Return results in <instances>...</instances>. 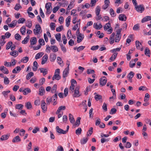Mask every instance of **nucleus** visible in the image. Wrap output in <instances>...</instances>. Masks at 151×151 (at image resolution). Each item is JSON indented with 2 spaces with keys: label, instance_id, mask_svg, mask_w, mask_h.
Instances as JSON below:
<instances>
[{
  "label": "nucleus",
  "instance_id": "obj_11",
  "mask_svg": "<svg viewBox=\"0 0 151 151\" xmlns=\"http://www.w3.org/2000/svg\"><path fill=\"white\" fill-rule=\"evenodd\" d=\"M56 132L59 133L65 134V131L60 128L58 126H57L56 127Z\"/></svg>",
  "mask_w": 151,
  "mask_h": 151
},
{
  "label": "nucleus",
  "instance_id": "obj_64",
  "mask_svg": "<svg viewBox=\"0 0 151 151\" xmlns=\"http://www.w3.org/2000/svg\"><path fill=\"white\" fill-rule=\"evenodd\" d=\"M64 149L62 146H58L57 148L56 151H63Z\"/></svg>",
  "mask_w": 151,
  "mask_h": 151
},
{
  "label": "nucleus",
  "instance_id": "obj_20",
  "mask_svg": "<svg viewBox=\"0 0 151 151\" xmlns=\"http://www.w3.org/2000/svg\"><path fill=\"white\" fill-rule=\"evenodd\" d=\"M31 45H33L35 44L37 42V38L35 37H32L30 40Z\"/></svg>",
  "mask_w": 151,
  "mask_h": 151
},
{
  "label": "nucleus",
  "instance_id": "obj_44",
  "mask_svg": "<svg viewBox=\"0 0 151 151\" xmlns=\"http://www.w3.org/2000/svg\"><path fill=\"white\" fill-rule=\"evenodd\" d=\"M29 60V57H25L23 58L21 60V62L23 63H26Z\"/></svg>",
  "mask_w": 151,
  "mask_h": 151
},
{
  "label": "nucleus",
  "instance_id": "obj_40",
  "mask_svg": "<svg viewBox=\"0 0 151 151\" xmlns=\"http://www.w3.org/2000/svg\"><path fill=\"white\" fill-rule=\"evenodd\" d=\"M57 88V85L56 84H55L52 88V90H51V93H55L56 91Z\"/></svg>",
  "mask_w": 151,
  "mask_h": 151
},
{
  "label": "nucleus",
  "instance_id": "obj_59",
  "mask_svg": "<svg viewBox=\"0 0 151 151\" xmlns=\"http://www.w3.org/2000/svg\"><path fill=\"white\" fill-rule=\"evenodd\" d=\"M60 46L62 50L64 52H65L67 51L66 48L62 44H60Z\"/></svg>",
  "mask_w": 151,
  "mask_h": 151
},
{
  "label": "nucleus",
  "instance_id": "obj_45",
  "mask_svg": "<svg viewBox=\"0 0 151 151\" xmlns=\"http://www.w3.org/2000/svg\"><path fill=\"white\" fill-rule=\"evenodd\" d=\"M12 42L11 41H10L7 44L6 46V50H8L11 47V46L12 45Z\"/></svg>",
  "mask_w": 151,
  "mask_h": 151
},
{
  "label": "nucleus",
  "instance_id": "obj_33",
  "mask_svg": "<svg viewBox=\"0 0 151 151\" xmlns=\"http://www.w3.org/2000/svg\"><path fill=\"white\" fill-rule=\"evenodd\" d=\"M29 39V36L28 35L27 36L24 38V40L22 41V43L23 44H25L27 43Z\"/></svg>",
  "mask_w": 151,
  "mask_h": 151
},
{
  "label": "nucleus",
  "instance_id": "obj_34",
  "mask_svg": "<svg viewBox=\"0 0 151 151\" xmlns=\"http://www.w3.org/2000/svg\"><path fill=\"white\" fill-rule=\"evenodd\" d=\"M26 31V28L24 26H22L20 29V32L23 35H24L25 34Z\"/></svg>",
  "mask_w": 151,
  "mask_h": 151
},
{
  "label": "nucleus",
  "instance_id": "obj_21",
  "mask_svg": "<svg viewBox=\"0 0 151 151\" xmlns=\"http://www.w3.org/2000/svg\"><path fill=\"white\" fill-rule=\"evenodd\" d=\"M61 78V76H60L59 74L55 73L54 75L52 78V80H54L55 79L57 80H59Z\"/></svg>",
  "mask_w": 151,
  "mask_h": 151
},
{
  "label": "nucleus",
  "instance_id": "obj_62",
  "mask_svg": "<svg viewBox=\"0 0 151 151\" xmlns=\"http://www.w3.org/2000/svg\"><path fill=\"white\" fill-rule=\"evenodd\" d=\"M4 83L5 84H8L9 83V81L8 78L5 77L4 78Z\"/></svg>",
  "mask_w": 151,
  "mask_h": 151
},
{
  "label": "nucleus",
  "instance_id": "obj_58",
  "mask_svg": "<svg viewBox=\"0 0 151 151\" xmlns=\"http://www.w3.org/2000/svg\"><path fill=\"white\" fill-rule=\"evenodd\" d=\"M50 27L52 30H54L55 27V24L53 22H51L50 23Z\"/></svg>",
  "mask_w": 151,
  "mask_h": 151
},
{
  "label": "nucleus",
  "instance_id": "obj_36",
  "mask_svg": "<svg viewBox=\"0 0 151 151\" xmlns=\"http://www.w3.org/2000/svg\"><path fill=\"white\" fill-rule=\"evenodd\" d=\"M88 139L87 137L83 138L81 140V144L84 145L86 144L88 141Z\"/></svg>",
  "mask_w": 151,
  "mask_h": 151
},
{
  "label": "nucleus",
  "instance_id": "obj_42",
  "mask_svg": "<svg viewBox=\"0 0 151 151\" xmlns=\"http://www.w3.org/2000/svg\"><path fill=\"white\" fill-rule=\"evenodd\" d=\"M95 99L97 101L99 100H101L102 99V96L101 95L99 94H96L94 97Z\"/></svg>",
  "mask_w": 151,
  "mask_h": 151
},
{
  "label": "nucleus",
  "instance_id": "obj_38",
  "mask_svg": "<svg viewBox=\"0 0 151 151\" xmlns=\"http://www.w3.org/2000/svg\"><path fill=\"white\" fill-rule=\"evenodd\" d=\"M44 54V53L42 52H40L37 53L35 56V58L36 59H37L41 57Z\"/></svg>",
  "mask_w": 151,
  "mask_h": 151
},
{
  "label": "nucleus",
  "instance_id": "obj_37",
  "mask_svg": "<svg viewBox=\"0 0 151 151\" xmlns=\"http://www.w3.org/2000/svg\"><path fill=\"white\" fill-rule=\"evenodd\" d=\"M25 107L27 108V109H30L32 108V106L30 102H28L25 103Z\"/></svg>",
  "mask_w": 151,
  "mask_h": 151
},
{
  "label": "nucleus",
  "instance_id": "obj_63",
  "mask_svg": "<svg viewBox=\"0 0 151 151\" xmlns=\"http://www.w3.org/2000/svg\"><path fill=\"white\" fill-rule=\"evenodd\" d=\"M116 111V109L115 108H112L111 109L110 114H115Z\"/></svg>",
  "mask_w": 151,
  "mask_h": 151
},
{
  "label": "nucleus",
  "instance_id": "obj_51",
  "mask_svg": "<svg viewBox=\"0 0 151 151\" xmlns=\"http://www.w3.org/2000/svg\"><path fill=\"white\" fill-rule=\"evenodd\" d=\"M51 3L50 2H47V3L45 5V8L46 9H50L51 7V9L52 8V6H51Z\"/></svg>",
  "mask_w": 151,
  "mask_h": 151
},
{
  "label": "nucleus",
  "instance_id": "obj_47",
  "mask_svg": "<svg viewBox=\"0 0 151 151\" xmlns=\"http://www.w3.org/2000/svg\"><path fill=\"white\" fill-rule=\"evenodd\" d=\"M110 13L112 17H114L116 16L113 9L112 8L110 9Z\"/></svg>",
  "mask_w": 151,
  "mask_h": 151
},
{
  "label": "nucleus",
  "instance_id": "obj_28",
  "mask_svg": "<svg viewBox=\"0 0 151 151\" xmlns=\"http://www.w3.org/2000/svg\"><path fill=\"white\" fill-rule=\"evenodd\" d=\"M134 73L133 71H130L128 74L127 77L128 78L129 80H131L134 76Z\"/></svg>",
  "mask_w": 151,
  "mask_h": 151
},
{
  "label": "nucleus",
  "instance_id": "obj_41",
  "mask_svg": "<svg viewBox=\"0 0 151 151\" xmlns=\"http://www.w3.org/2000/svg\"><path fill=\"white\" fill-rule=\"evenodd\" d=\"M31 92V91L30 89L28 88H27L24 89V91L23 94L24 95H26L27 94L29 93H30Z\"/></svg>",
  "mask_w": 151,
  "mask_h": 151
},
{
  "label": "nucleus",
  "instance_id": "obj_43",
  "mask_svg": "<svg viewBox=\"0 0 151 151\" xmlns=\"http://www.w3.org/2000/svg\"><path fill=\"white\" fill-rule=\"evenodd\" d=\"M55 37L56 39L59 42L61 41V34L60 33H58L56 35Z\"/></svg>",
  "mask_w": 151,
  "mask_h": 151
},
{
  "label": "nucleus",
  "instance_id": "obj_26",
  "mask_svg": "<svg viewBox=\"0 0 151 151\" xmlns=\"http://www.w3.org/2000/svg\"><path fill=\"white\" fill-rule=\"evenodd\" d=\"M69 119L71 123L73 124L75 122V119L73 115L71 114H69Z\"/></svg>",
  "mask_w": 151,
  "mask_h": 151
},
{
  "label": "nucleus",
  "instance_id": "obj_5",
  "mask_svg": "<svg viewBox=\"0 0 151 151\" xmlns=\"http://www.w3.org/2000/svg\"><path fill=\"white\" fill-rule=\"evenodd\" d=\"M107 80L106 79V78L105 76H103L102 78H101L99 79V83L100 85L101 86H104L106 82H107Z\"/></svg>",
  "mask_w": 151,
  "mask_h": 151
},
{
  "label": "nucleus",
  "instance_id": "obj_2",
  "mask_svg": "<svg viewBox=\"0 0 151 151\" xmlns=\"http://www.w3.org/2000/svg\"><path fill=\"white\" fill-rule=\"evenodd\" d=\"M35 29H33V32L35 35L40 34L42 32L41 27L39 24H36L35 25Z\"/></svg>",
  "mask_w": 151,
  "mask_h": 151
},
{
  "label": "nucleus",
  "instance_id": "obj_35",
  "mask_svg": "<svg viewBox=\"0 0 151 151\" xmlns=\"http://www.w3.org/2000/svg\"><path fill=\"white\" fill-rule=\"evenodd\" d=\"M34 76V73L32 72H30L28 73L27 75L26 78L27 80H29L30 78Z\"/></svg>",
  "mask_w": 151,
  "mask_h": 151
},
{
  "label": "nucleus",
  "instance_id": "obj_54",
  "mask_svg": "<svg viewBox=\"0 0 151 151\" xmlns=\"http://www.w3.org/2000/svg\"><path fill=\"white\" fill-rule=\"evenodd\" d=\"M109 140V138H102L101 139V143H103L105 142H108Z\"/></svg>",
  "mask_w": 151,
  "mask_h": 151
},
{
  "label": "nucleus",
  "instance_id": "obj_57",
  "mask_svg": "<svg viewBox=\"0 0 151 151\" xmlns=\"http://www.w3.org/2000/svg\"><path fill=\"white\" fill-rule=\"evenodd\" d=\"M26 21L25 19L23 18H20L18 20V22L19 24L23 23Z\"/></svg>",
  "mask_w": 151,
  "mask_h": 151
},
{
  "label": "nucleus",
  "instance_id": "obj_13",
  "mask_svg": "<svg viewBox=\"0 0 151 151\" xmlns=\"http://www.w3.org/2000/svg\"><path fill=\"white\" fill-rule=\"evenodd\" d=\"M119 19L120 20L125 21L127 19V17L125 14H121L119 15Z\"/></svg>",
  "mask_w": 151,
  "mask_h": 151
},
{
  "label": "nucleus",
  "instance_id": "obj_7",
  "mask_svg": "<svg viewBox=\"0 0 151 151\" xmlns=\"http://www.w3.org/2000/svg\"><path fill=\"white\" fill-rule=\"evenodd\" d=\"M10 136V134L9 133H8L6 134L3 135L0 138V140H1L2 141L6 140L9 138Z\"/></svg>",
  "mask_w": 151,
  "mask_h": 151
},
{
  "label": "nucleus",
  "instance_id": "obj_10",
  "mask_svg": "<svg viewBox=\"0 0 151 151\" xmlns=\"http://www.w3.org/2000/svg\"><path fill=\"white\" fill-rule=\"evenodd\" d=\"M115 33L113 32L109 38V42L111 44H112L114 42Z\"/></svg>",
  "mask_w": 151,
  "mask_h": 151
},
{
  "label": "nucleus",
  "instance_id": "obj_29",
  "mask_svg": "<svg viewBox=\"0 0 151 151\" xmlns=\"http://www.w3.org/2000/svg\"><path fill=\"white\" fill-rule=\"evenodd\" d=\"M16 70L17 71L19 72L21 70V68L19 66H17L12 70V73H17V72Z\"/></svg>",
  "mask_w": 151,
  "mask_h": 151
},
{
  "label": "nucleus",
  "instance_id": "obj_24",
  "mask_svg": "<svg viewBox=\"0 0 151 151\" xmlns=\"http://www.w3.org/2000/svg\"><path fill=\"white\" fill-rule=\"evenodd\" d=\"M145 55L150 57V52L149 49L147 47H146L145 51Z\"/></svg>",
  "mask_w": 151,
  "mask_h": 151
},
{
  "label": "nucleus",
  "instance_id": "obj_8",
  "mask_svg": "<svg viewBox=\"0 0 151 151\" xmlns=\"http://www.w3.org/2000/svg\"><path fill=\"white\" fill-rule=\"evenodd\" d=\"M117 55L118 53L117 52L114 53L109 58V62H111L114 61L115 59L116 58Z\"/></svg>",
  "mask_w": 151,
  "mask_h": 151
},
{
  "label": "nucleus",
  "instance_id": "obj_32",
  "mask_svg": "<svg viewBox=\"0 0 151 151\" xmlns=\"http://www.w3.org/2000/svg\"><path fill=\"white\" fill-rule=\"evenodd\" d=\"M10 54L14 57H17L18 55L17 51L14 50L10 52Z\"/></svg>",
  "mask_w": 151,
  "mask_h": 151
},
{
  "label": "nucleus",
  "instance_id": "obj_30",
  "mask_svg": "<svg viewBox=\"0 0 151 151\" xmlns=\"http://www.w3.org/2000/svg\"><path fill=\"white\" fill-rule=\"evenodd\" d=\"M71 19V17L68 16L66 19V25L67 27H69Z\"/></svg>",
  "mask_w": 151,
  "mask_h": 151
},
{
  "label": "nucleus",
  "instance_id": "obj_1",
  "mask_svg": "<svg viewBox=\"0 0 151 151\" xmlns=\"http://www.w3.org/2000/svg\"><path fill=\"white\" fill-rule=\"evenodd\" d=\"M76 34L77 36H78V37H77V42L78 43H79L81 42L83 39L84 35H82L80 33L79 28L77 29L76 32Z\"/></svg>",
  "mask_w": 151,
  "mask_h": 151
},
{
  "label": "nucleus",
  "instance_id": "obj_4",
  "mask_svg": "<svg viewBox=\"0 0 151 151\" xmlns=\"http://www.w3.org/2000/svg\"><path fill=\"white\" fill-rule=\"evenodd\" d=\"M135 9L138 12L142 13L145 10V8L143 4L137 5L135 7Z\"/></svg>",
  "mask_w": 151,
  "mask_h": 151
},
{
  "label": "nucleus",
  "instance_id": "obj_16",
  "mask_svg": "<svg viewBox=\"0 0 151 151\" xmlns=\"http://www.w3.org/2000/svg\"><path fill=\"white\" fill-rule=\"evenodd\" d=\"M69 69L65 68L63 72V77L64 78H65L67 76L69 73Z\"/></svg>",
  "mask_w": 151,
  "mask_h": 151
},
{
  "label": "nucleus",
  "instance_id": "obj_31",
  "mask_svg": "<svg viewBox=\"0 0 151 151\" xmlns=\"http://www.w3.org/2000/svg\"><path fill=\"white\" fill-rule=\"evenodd\" d=\"M111 24L109 21L108 23H106L104 27V29L105 31H106L111 27Z\"/></svg>",
  "mask_w": 151,
  "mask_h": 151
},
{
  "label": "nucleus",
  "instance_id": "obj_9",
  "mask_svg": "<svg viewBox=\"0 0 151 151\" xmlns=\"http://www.w3.org/2000/svg\"><path fill=\"white\" fill-rule=\"evenodd\" d=\"M56 55L54 53H52L50 54V59L51 62H54L56 59Z\"/></svg>",
  "mask_w": 151,
  "mask_h": 151
},
{
  "label": "nucleus",
  "instance_id": "obj_53",
  "mask_svg": "<svg viewBox=\"0 0 151 151\" xmlns=\"http://www.w3.org/2000/svg\"><path fill=\"white\" fill-rule=\"evenodd\" d=\"M52 97H48L46 99V102L47 105H49L50 103L52 101Z\"/></svg>",
  "mask_w": 151,
  "mask_h": 151
},
{
  "label": "nucleus",
  "instance_id": "obj_18",
  "mask_svg": "<svg viewBox=\"0 0 151 151\" xmlns=\"http://www.w3.org/2000/svg\"><path fill=\"white\" fill-rule=\"evenodd\" d=\"M17 22V21L16 20L13 21L11 23L8 24V25L9 27L11 28H13L16 25Z\"/></svg>",
  "mask_w": 151,
  "mask_h": 151
},
{
  "label": "nucleus",
  "instance_id": "obj_61",
  "mask_svg": "<svg viewBox=\"0 0 151 151\" xmlns=\"http://www.w3.org/2000/svg\"><path fill=\"white\" fill-rule=\"evenodd\" d=\"M139 29V27L138 24L135 25L133 27V29L134 30H138Z\"/></svg>",
  "mask_w": 151,
  "mask_h": 151
},
{
  "label": "nucleus",
  "instance_id": "obj_60",
  "mask_svg": "<svg viewBox=\"0 0 151 151\" xmlns=\"http://www.w3.org/2000/svg\"><path fill=\"white\" fill-rule=\"evenodd\" d=\"M138 90L139 91H146V90H148V89L145 86H141L138 89Z\"/></svg>",
  "mask_w": 151,
  "mask_h": 151
},
{
  "label": "nucleus",
  "instance_id": "obj_6",
  "mask_svg": "<svg viewBox=\"0 0 151 151\" xmlns=\"http://www.w3.org/2000/svg\"><path fill=\"white\" fill-rule=\"evenodd\" d=\"M46 103L45 100H42L41 101V108L43 111V112H45L47 111V106H46Z\"/></svg>",
  "mask_w": 151,
  "mask_h": 151
},
{
  "label": "nucleus",
  "instance_id": "obj_56",
  "mask_svg": "<svg viewBox=\"0 0 151 151\" xmlns=\"http://www.w3.org/2000/svg\"><path fill=\"white\" fill-rule=\"evenodd\" d=\"M38 42L40 45H44L45 44L44 41L43 39H40L39 40Z\"/></svg>",
  "mask_w": 151,
  "mask_h": 151
},
{
  "label": "nucleus",
  "instance_id": "obj_12",
  "mask_svg": "<svg viewBox=\"0 0 151 151\" xmlns=\"http://www.w3.org/2000/svg\"><path fill=\"white\" fill-rule=\"evenodd\" d=\"M81 119V118L80 117H77L76 123H74L73 125V126L74 127L76 126L78 127L79 125L80 124Z\"/></svg>",
  "mask_w": 151,
  "mask_h": 151
},
{
  "label": "nucleus",
  "instance_id": "obj_25",
  "mask_svg": "<svg viewBox=\"0 0 151 151\" xmlns=\"http://www.w3.org/2000/svg\"><path fill=\"white\" fill-rule=\"evenodd\" d=\"M38 65L37 61H35L33 63V65L32 67V70L33 71H35L37 69V66Z\"/></svg>",
  "mask_w": 151,
  "mask_h": 151
},
{
  "label": "nucleus",
  "instance_id": "obj_49",
  "mask_svg": "<svg viewBox=\"0 0 151 151\" xmlns=\"http://www.w3.org/2000/svg\"><path fill=\"white\" fill-rule=\"evenodd\" d=\"M15 38L16 40H19L21 39V36L18 33H17L15 35Z\"/></svg>",
  "mask_w": 151,
  "mask_h": 151
},
{
  "label": "nucleus",
  "instance_id": "obj_52",
  "mask_svg": "<svg viewBox=\"0 0 151 151\" xmlns=\"http://www.w3.org/2000/svg\"><path fill=\"white\" fill-rule=\"evenodd\" d=\"M82 129L81 128H79L76 131V134L79 135H80L81 133Z\"/></svg>",
  "mask_w": 151,
  "mask_h": 151
},
{
  "label": "nucleus",
  "instance_id": "obj_15",
  "mask_svg": "<svg viewBox=\"0 0 151 151\" xmlns=\"http://www.w3.org/2000/svg\"><path fill=\"white\" fill-rule=\"evenodd\" d=\"M48 58V55L47 54H45L42 58L41 64L43 65L46 62Z\"/></svg>",
  "mask_w": 151,
  "mask_h": 151
},
{
  "label": "nucleus",
  "instance_id": "obj_50",
  "mask_svg": "<svg viewBox=\"0 0 151 151\" xmlns=\"http://www.w3.org/2000/svg\"><path fill=\"white\" fill-rule=\"evenodd\" d=\"M135 44L137 48L138 49H140V45H141V43L138 40H137L135 42Z\"/></svg>",
  "mask_w": 151,
  "mask_h": 151
},
{
  "label": "nucleus",
  "instance_id": "obj_23",
  "mask_svg": "<svg viewBox=\"0 0 151 151\" xmlns=\"http://www.w3.org/2000/svg\"><path fill=\"white\" fill-rule=\"evenodd\" d=\"M39 94L40 96H43L45 93V90L44 88L41 86L39 89Z\"/></svg>",
  "mask_w": 151,
  "mask_h": 151
},
{
  "label": "nucleus",
  "instance_id": "obj_46",
  "mask_svg": "<svg viewBox=\"0 0 151 151\" xmlns=\"http://www.w3.org/2000/svg\"><path fill=\"white\" fill-rule=\"evenodd\" d=\"M100 10V7L99 6H97L96 7L95 11L96 15H98L99 14Z\"/></svg>",
  "mask_w": 151,
  "mask_h": 151
},
{
  "label": "nucleus",
  "instance_id": "obj_14",
  "mask_svg": "<svg viewBox=\"0 0 151 151\" xmlns=\"http://www.w3.org/2000/svg\"><path fill=\"white\" fill-rule=\"evenodd\" d=\"M21 141V139L18 135L14 137L12 140V142L13 143L17 142H20Z\"/></svg>",
  "mask_w": 151,
  "mask_h": 151
},
{
  "label": "nucleus",
  "instance_id": "obj_55",
  "mask_svg": "<svg viewBox=\"0 0 151 151\" xmlns=\"http://www.w3.org/2000/svg\"><path fill=\"white\" fill-rule=\"evenodd\" d=\"M26 26L29 28H31L32 26L31 21H27V23L26 24Z\"/></svg>",
  "mask_w": 151,
  "mask_h": 151
},
{
  "label": "nucleus",
  "instance_id": "obj_19",
  "mask_svg": "<svg viewBox=\"0 0 151 151\" xmlns=\"http://www.w3.org/2000/svg\"><path fill=\"white\" fill-rule=\"evenodd\" d=\"M38 70H40L41 73H43V76H45L47 74L48 71L47 69H45L44 68H40Z\"/></svg>",
  "mask_w": 151,
  "mask_h": 151
},
{
  "label": "nucleus",
  "instance_id": "obj_48",
  "mask_svg": "<svg viewBox=\"0 0 151 151\" xmlns=\"http://www.w3.org/2000/svg\"><path fill=\"white\" fill-rule=\"evenodd\" d=\"M22 8V6L19 4H17L14 7V9L17 11L19 9Z\"/></svg>",
  "mask_w": 151,
  "mask_h": 151
},
{
  "label": "nucleus",
  "instance_id": "obj_3",
  "mask_svg": "<svg viewBox=\"0 0 151 151\" xmlns=\"http://www.w3.org/2000/svg\"><path fill=\"white\" fill-rule=\"evenodd\" d=\"M81 95V94L80 93L79 88V87H76L75 88L74 93L73 95V97H78Z\"/></svg>",
  "mask_w": 151,
  "mask_h": 151
},
{
  "label": "nucleus",
  "instance_id": "obj_39",
  "mask_svg": "<svg viewBox=\"0 0 151 151\" xmlns=\"http://www.w3.org/2000/svg\"><path fill=\"white\" fill-rule=\"evenodd\" d=\"M23 105L22 104H17L15 106V108L18 109H22L23 108Z\"/></svg>",
  "mask_w": 151,
  "mask_h": 151
},
{
  "label": "nucleus",
  "instance_id": "obj_17",
  "mask_svg": "<svg viewBox=\"0 0 151 151\" xmlns=\"http://www.w3.org/2000/svg\"><path fill=\"white\" fill-rule=\"evenodd\" d=\"M151 20V17L150 16H147L143 18L141 20V22L143 23L145 22Z\"/></svg>",
  "mask_w": 151,
  "mask_h": 151
},
{
  "label": "nucleus",
  "instance_id": "obj_22",
  "mask_svg": "<svg viewBox=\"0 0 151 151\" xmlns=\"http://www.w3.org/2000/svg\"><path fill=\"white\" fill-rule=\"evenodd\" d=\"M51 50L53 52H56L58 50V47L55 45H51Z\"/></svg>",
  "mask_w": 151,
  "mask_h": 151
},
{
  "label": "nucleus",
  "instance_id": "obj_27",
  "mask_svg": "<svg viewBox=\"0 0 151 151\" xmlns=\"http://www.w3.org/2000/svg\"><path fill=\"white\" fill-rule=\"evenodd\" d=\"M93 27L96 29H100L102 27V26L101 24H99L98 25L96 23H95L94 24Z\"/></svg>",
  "mask_w": 151,
  "mask_h": 151
}]
</instances>
